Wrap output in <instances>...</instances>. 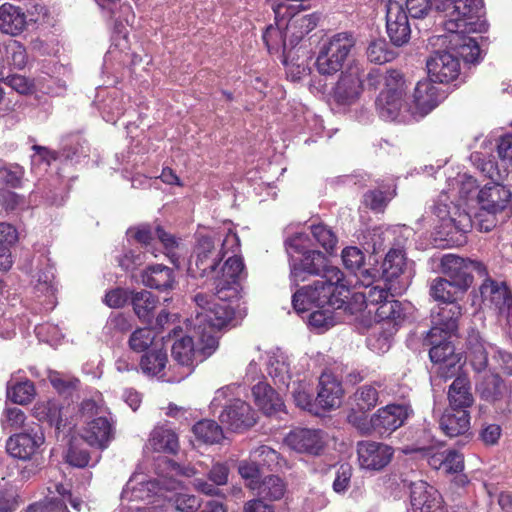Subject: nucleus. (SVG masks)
Segmentation results:
<instances>
[{"label":"nucleus","instance_id":"49530a36","mask_svg":"<svg viewBox=\"0 0 512 512\" xmlns=\"http://www.w3.org/2000/svg\"><path fill=\"white\" fill-rule=\"evenodd\" d=\"M313 239L327 253L332 254L337 246L338 237L335 232L326 224L318 223L310 226Z\"/></svg>","mask_w":512,"mask_h":512},{"label":"nucleus","instance_id":"a211bd4d","mask_svg":"<svg viewBox=\"0 0 512 512\" xmlns=\"http://www.w3.org/2000/svg\"><path fill=\"white\" fill-rule=\"evenodd\" d=\"M357 454L362 468L380 471L391 462L394 450L389 445L383 443L360 441L357 444Z\"/></svg>","mask_w":512,"mask_h":512},{"label":"nucleus","instance_id":"79ce46f5","mask_svg":"<svg viewBox=\"0 0 512 512\" xmlns=\"http://www.w3.org/2000/svg\"><path fill=\"white\" fill-rule=\"evenodd\" d=\"M192 431L197 440L206 444L219 443L224 438L222 427L214 420L198 421Z\"/></svg>","mask_w":512,"mask_h":512},{"label":"nucleus","instance_id":"c756f323","mask_svg":"<svg viewBox=\"0 0 512 512\" xmlns=\"http://www.w3.org/2000/svg\"><path fill=\"white\" fill-rule=\"evenodd\" d=\"M256 406L268 416L284 410L285 404L280 395L266 382H258L252 388Z\"/></svg>","mask_w":512,"mask_h":512},{"label":"nucleus","instance_id":"4468645a","mask_svg":"<svg viewBox=\"0 0 512 512\" xmlns=\"http://www.w3.org/2000/svg\"><path fill=\"white\" fill-rule=\"evenodd\" d=\"M409 16L404 7L397 1L389 0L386 4V31L390 42L401 47L411 38Z\"/></svg>","mask_w":512,"mask_h":512},{"label":"nucleus","instance_id":"5701e85b","mask_svg":"<svg viewBox=\"0 0 512 512\" xmlns=\"http://www.w3.org/2000/svg\"><path fill=\"white\" fill-rule=\"evenodd\" d=\"M363 91V80L357 69L342 72L333 89V97L338 104L354 103Z\"/></svg>","mask_w":512,"mask_h":512},{"label":"nucleus","instance_id":"f257e3e1","mask_svg":"<svg viewBox=\"0 0 512 512\" xmlns=\"http://www.w3.org/2000/svg\"><path fill=\"white\" fill-rule=\"evenodd\" d=\"M195 315L191 317L192 329L199 339L200 348L195 349L193 338L183 336L176 340L171 349L175 370L166 382L176 383L188 377L198 362L212 355L219 345L218 332L234 318V309L227 304H216L206 293L194 296Z\"/></svg>","mask_w":512,"mask_h":512},{"label":"nucleus","instance_id":"e433bc0d","mask_svg":"<svg viewBox=\"0 0 512 512\" xmlns=\"http://www.w3.org/2000/svg\"><path fill=\"white\" fill-rule=\"evenodd\" d=\"M157 303L158 298L146 290L136 292L132 296L134 312L146 324H152Z\"/></svg>","mask_w":512,"mask_h":512},{"label":"nucleus","instance_id":"8fccbe9b","mask_svg":"<svg viewBox=\"0 0 512 512\" xmlns=\"http://www.w3.org/2000/svg\"><path fill=\"white\" fill-rule=\"evenodd\" d=\"M367 57L370 62L381 65L392 61L396 57V53L389 48L385 39H376L369 44Z\"/></svg>","mask_w":512,"mask_h":512},{"label":"nucleus","instance_id":"0eeeda50","mask_svg":"<svg viewBox=\"0 0 512 512\" xmlns=\"http://www.w3.org/2000/svg\"><path fill=\"white\" fill-rule=\"evenodd\" d=\"M298 7H302V5L295 6L280 2L272 6L275 19L277 21L280 18L284 19L290 48H295L307 34L316 28L319 21L317 14H303L296 10Z\"/></svg>","mask_w":512,"mask_h":512},{"label":"nucleus","instance_id":"c85d7f7f","mask_svg":"<svg viewBox=\"0 0 512 512\" xmlns=\"http://www.w3.org/2000/svg\"><path fill=\"white\" fill-rule=\"evenodd\" d=\"M27 26V16L21 7L8 2L0 6L1 32L11 36H18L26 30Z\"/></svg>","mask_w":512,"mask_h":512},{"label":"nucleus","instance_id":"5fc2aeb1","mask_svg":"<svg viewBox=\"0 0 512 512\" xmlns=\"http://www.w3.org/2000/svg\"><path fill=\"white\" fill-rule=\"evenodd\" d=\"M25 169L19 164H8L0 167V184L9 188H20Z\"/></svg>","mask_w":512,"mask_h":512},{"label":"nucleus","instance_id":"e2e57ef3","mask_svg":"<svg viewBox=\"0 0 512 512\" xmlns=\"http://www.w3.org/2000/svg\"><path fill=\"white\" fill-rule=\"evenodd\" d=\"M405 11L414 19L425 18L432 9L431 0H406Z\"/></svg>","mask_w":512,"mask_h":512},{"label":"nucleus","instance_id":"3c124183","mask_svg":"<svg viewBox=\"0 0 512 512\" xmlns=\"http://www.w3.org/2000/svg\"><path fill=\"white\" fill-rule=\"evenodd\" d=\"M368 290L363 293L364 302L366 307L369 305L380 306L384 301H387L389 296H393L391 293L397 289L396 284H388L383 282V286L376 284L371 285L367 288Z\"/></svg>","mask_w":512,"mask_h":512},{"label":"nucleus","instance_id":"58836bf2","mask_svg":"<svg viewBox=\"0 0 512 512\" xmlns=\"http://www.w3.org/2000/svg\"><path fill=\"white\" fill-rule=\"evenodd\" d=\"M504 389V381L497 374L485 375L476 386L480 398L490 403L500 400L503 396Z\"/></svg>","mask_w":512,"mask_h":512},{"label":"nucleus","instance_id":"37998d69","mask_svg":"<svg viewBox=\"0 0 512 512\" xmlns=\"http://www.w3.org/2000/svg\"><path fill=\"white\" fill-rule=\"evenodd\" d=\"M429 293L435 301L445 304L457 301V295L460 293V290L449 282L448 279L438 277L432 281Z\"/></svg>","mask_w":512,"mask_h":512},{"label":"nucleus","instance_id":"ddd939ff","mask_svg":"<svg viewBox=\"0 0 512 512\" xmlns=\"http://www.w3.org/2000/svg\"><path fill=\"white\" fill-rule=\"evenodd\" d=\"M432 212L442 222V227L448 229V235L453 232L464 235L472 229L471 216L453 202L440 198L433 205Z\"/></svg>","mask_w":512,"mask_h":512},{"label":"nucleus","instance_id":"a18cd8bd","mask_svg":"<svg viewBox=\"0 0 512 512\" xmlns=\"http://www.w3.org/2000/svg\"><path fill=\"white\" fill-rule=\"evenodd\" d=\"M292 397L298 407L318 414L316 398H314L313 389L310 384L306 382L294 383Z\"/></svg>","mask_w":512,"mask_h":512},{"label":"nucleus","instance_id":"bb28decb","mask_svg":"<svg viewBox=\"0 0 512 512\" xmlns=\"http://www.w3.org/2000/svg\"><path fill=\"white\" fill-rule=\"evenodd\" d=\"M430 78L419 81L413 93V101L416 109L426 115L436 108L444 98L443 92L434 84Z\"/></svg>","mask_w":512,"mask_h":512},{"label":"nucleus","instance_id":"774afa93","mask_svg":"<svg viewBox=\"0 0 512 512\" xmlns=\"http://www.w3.org/2000/svg\"><path fill=\"white\" fill-rule=\"evenodd\" d=\"M352 476V467L345 463L341 464L336 471V477L333 481V490L337 493L345 492L350 486Z\"/></svg>","mask_w":512,"mask_h":512},{"label":"nucleus","instance_id":"b1692460","mask_svg":"<svg viewBox=\"0 0 512 512\" xmlns=\"http://www.w3.org/2000/svg\"><path fill=\"white\" fill-rule=\"evenodd\" d=\"M344 394L342 384L332 374L322 373L319 378V390L316 397L317 408L329 411L341 404Z\"/></svg>","mask_w":512,"mask_h":512},{"label":"nucleus","instance_id":"39448f33","mask_svg":"<svg viewBox=\"0 0 512 512\" xmlns=\"http://www.w3.org/2000/svg\"><path fill=\"white\" fill-rule=\"evenodd\" d=\"M231 255L227 257L220 270L216 269L213 274L214 294L222 304H227V301L237 298L240 292V281L242 276L245 275V264L240 252L229 251ZM212 302L215 303L213 296ZM216 304H218L216 302Z\"/></svg>","mask_w":512,"mask_h":512},{"label":"nucleus","instance_id":"0e129e2a","mask_svg":"<svg viewBox=\"0 0 512 512\" xmlns=\"http://www.w3.org/2000/svg\"><path fill=\"white\" fill-rule=\"evenodd\" d=\"M366 413L352 410L347 416L348 422L363 435H369L373 431L372 417L368 419Z\"/></svg>","mask_w":512,"mask_h":512},{"label":"nucleus","instance_id":"9b49d317","mask_svg":"<svg viewBox=\"0 0 512 512\" xmlns=\"http://www.w3.org/2000/svg\"><path fill=\"white\" fill-rule=\"evenodd\" d=\"M479 291L484 305L493 308L498 314L505 316L508 323H512V291L506 282H498L488 277Z\"/></svg>","mask_w":512,"mask_h":512},{"label":"nucleus","instance_id":"a878e982","mask_svg":"<svg viewBox=\"0 0 512 512\" xmlns=\"http://www.w3.org/2000/svg\"><path fill=\"white\" fill-rule=\"evenodd\" d=\"M91 447L104 450L114 438L113 423L107 417H97L87 423L82 434Z\"/></svg>","mask_w":512,"mask_h":512},{"label":"nucleus","instance_id":"338daca9","mask_svg":"<svg viewBox=\"0 0 512 512\" xmlns=\"http://www.w3.org/2000/svg\"><path fill=\"white\" fill-rule=\"evenodd\" d=\"M26 415L24 411L17 407L6 408L4 411V419L2 421L4 427L17 430L24 426Z\"/></svg>","mask_w":512,"mask_h":512},{"label":"nucleus","instance_id":"f3484780","mask_svg":"<svg viewBox=\"0 0 512 512\" xmlns=\"http://www.w3.org/2000/svg\"><path fill=\"white\" fill-rule=\"evenodd\" d=\"M482 7V0H449L450 18L444 24L445 29L451 33L464 32L473 23L468 20L478 17Z\"/></svg>","mask_w":512,"mask_h":512},{"label":"nucleus","instance_id":"864d4df0","mask_svg":"<svg viewBox=\"0 0 512 512\" xmlns=\"http://www.w3.org/2000/svg\"><path fill=\"white\" fill-rule=\"evenodd\" d=\"M9 399L17 404L25 405L31 402L35 396V386L30 380L18 382L7 391Z\"/></svg>","mask_w":512,"mask_h":512},{"label":"nucleus","instance_id":"f704fd0d","mask_svg":"<svg viewBox=\"0 0 512 512\" xmlns=\"http://www.w3.org/2000/svg\"><path fill=\"white\" fill-rule=\"evenodd\" d=\"M149 444L155 452L176 455L179 451L178 435L165 426H157L152 430Z\"/></svg>","mask_w":512,"mask_h":512},{"label":"nucleus","instance_id":"2f4dec72","mask_svg":"<svg viewBox=\"0 0 512 512\" xmlns=\"http://www.w3.org/2000/svg\"><path fill=\"white\" fill-rule=\"evenodd\" d=\"M449 408L469 410L474 404L471 382L468 376L456 377L449 386Z\"/></svg>","mask_w":512,"mask_h":512},{"label":"nucleus","instance_id":"473e14b6","mask_svg":"<svg viewBox=\"0 0 512 512\" xmlns=\"http://www.w3.org/2000/svg\"><path fill=\"white\" fill-rule=\"evenodd\" d=\"M142 282L145 286L159 291H167L175 285L174 270L162 264L149 266L142 273Z\"/></svg>","mask_w":512,"mask_h":512},{"label":"nucleus","instance_id":"20e7f679","mask_svg":"<svg viewBox=\"0 0 512 512\" xmlns=\"http://www.w3.org/2000/svg\"><path fill=\"white\" fill-rule=\"evenodd\" d=\"M304 238L303 234H296L289 237L285 242L288 248L302 255L299 260L292 259L290 264V277L296 285L307 281L310 276H320L323 279L327 276L328 270L339 269L336 266L330 265L328 258L322 252L318 250H305L302 245Z\"/></svg>","mask_w":512,"mask_h":512},{"label":"nucleus","instance_id":"7c9ffc66","mask_svg":"<svg viewBox=\"0 0 512 512\" xmlns=\"http://www.w3.org/2000/svg\"><path fill=\"white\" fill-rule=\"evenodd\" d=\"M470 412L448 408L440 418V428L449 437L464 435L470 429Z\"/></svg>","mask_w":512,"mask_h":512},{"label":"nucleus","instance_id":"412c9836","mask_svg":"<svg viewBox=\"0 0 512 512\" xmlns=\"http://www.w3.org/2000/svg\"><path fill=\"white\" fill-rule=\"evenodd\" d=\"M285 442L291 449L310 455H319L324 448L321 431L316 429L295 428L288 433Z\"/></svg>","mask_w":512,"mask_h":512},{"label":"nucleus","instance_id":"603ef678","mask_svg":"<svg viewBox=\"0 0 512 512\" xmlns=\"http://www.w3.org/2000/svg\"><path fill=\"white\" fill-rule=\"evenodd\" d=\"M378 400V390L372 385H364L354 393L355 406L361 412H368L373 409Z\"/></svg>","mask_w":512,"mask_h":512},{"label":"nucleus","instance_id":"cd10ccee","mask_svg":"<svg viewBox=\"0 0 512 512\" xmlns=\"http://www.w3.org/2000/svg\"><path fill=\"white\" fill-rule=\"evenodd\" d=\"M276 26L269 25L266 27L262 39L265 43L269 54L278 53L282 51L283 64L287 65L291 58V53L294 48H290L289 37H286V27L282 30V26L285 25L284 19H275Z\"/></svg>","mask_w":512,"mask_h":512},{"label":"nucleus","instance_id":"6e6d98bb","mask_svg":"<svg viewBox=\"0 0 512 512\" xmlns=\"http://www.w3.org/2000/svg\"><path fill=\"white\" fill-rule=\"evenodd\" d=\"M252 456L259 466L266 467L271 471L280 466V453L267 445L257 447Z\"/></svg>","mask_w":512,"mask_h":512},{"label":"nucleus","instance_id":"6ab92c4d","mask_svg":"<svg viewBox=\"0 0 512 512\" xmlns=\"http://www.w3.org/2000/svg\"><path fill=\"white\" fill-rule=\"evenodd\" d=\"M219 420L232 431H244L256 423V412L247 402L235 399L225 406Z\"/></svg>","mask_w":512,"mask_h":512},{"label":"nucleus","instance_id":"bf43d9fd","mask_svg":"<svg viewBox=\"0 0 512 512\" xmlns=\"http://www.w3.org/2000/svg\"><path fill=\"white\" fill-rule=\"evenodd\" d=\"M341 257L344 266L354 272V274L364 265L365 255L358 247L350 246L344 248Z\"/></svg>","mask_w":512,"mask_h":512},{"label":"nucleus","instance_id":"f03ea898","mask_svg":"<svg viewBox=\"0 0 512 512\" xmlns=\"http://www.w3.org/2000/svg\"><path fill=\"white\" fill-rule=\"evenodd\" d=\"M327 276L313 284L299 288L292 296V305L296 312L303 313L313 307L334 308L339 302L341 290L346 289L344 273L340 269H330Z\"/></svg>","mask_w":512,"mask_h":512},{"label":"nucleus","instance_id":"09e8293b","mask_svg":"<svg viewBox=\"0 0 512 512\" xmlns=\"http://www.w3.org/2000/svg\"><path fill=\"white\" fill-rule=\"evenodd\" d=\"M436 374L439 378L447 381L449 379H456V377L468 376L463 372L462 355L455 353L450 358L446 359L442 363L436 365Z\"/></svg>","mask_w":512,"mask_h":512},{"label":"nucleus","instance_id":"a19ab883","mask_svg":"<svg viewBox=\"0 0 512 512\" xmlns=\"http://www.w3.org/2000/svg\"><path fill=\"white\" fill-rule=\"evenodd\" d=\"M34 416L42 422H47L50 426L60 429L63 425L61 407L57 401L48 400L37 403L33 409Z\"/></svg>","mask_w":512,"mask_h":512},{"label":"nucleus","instance_id":"aec40b11","mask_svg":"<svg viewBox=\"0 0 512 512\" xmlns=\"http://www.w3.org/2000/svg\"><path fill=\"white\" fill-rule=\"evenodd\" d=\"M462 312V306L457 301L439 304L437 310H433L431 313L432 327L428 331L430 337L435 333L452 335L456 332Z\"/></svg>","mask_w":512,"mask_h":512},{"label":"nucleus","instance_id":"423d86ee","mask_svg":"<svg viewBox=\"0 0 512 512\" xmlns=\"http://www.w3.org/2000/svg\"><path fill=\"white\" fill-rule=\"evenodd\" d=\"M355 44L356 39L350 32L334 34L320 48L316 59L318 72L322 75H333L340 71Z\"/></svg>","mask_w":512,"mask_h":512},{"label":"nucleus","instance_id":"69168bd1","mask_svg":"<svg viewBox=\"0 0 512 512\" xmlns=\"http://www.w3.org/2000/svg\"><path fill=\"white\" fill-rule=\"evenodd\" d=\"M355 275L365 288H368L377 282H383V277L381 276V266L378 267L375 265L368 268L361 266V268L356 271Z\"/></svg>","mask_w":512,"mask_h":512},{"label":"nucleus","instance_id":"13d9d810","mask_svg":"<svg viewBox=\"0 0 512 512\" xmlns=\"http://www.w3.org/2000/svg\"><path fill=\"white\" fill-rule=\"evenodd\" d=\"M389 200L387 192L379 189L368 190L363 195V204L375 212H383Z\"/></svg>","mask_w":512,"mask_h":512},{"label":"nucleus","instance_id":"72a5a7b5","mask_svg":"<svg viewBox=\"0 0 512 512\" xmlns=\"http://www.w3.org/2000/svg\"><path fill=\"white\" fill-rule=\"evenodd\" d=\"M450 337L451 335L437 333L430 337V332H427L423 345L430 347L429 358L434 365L442 363L456 353L453 343L449 340Z\"/></svg>","mask_w":512,"mask_h":512},{"label":"nucleus","instance_id":"6e6552de","mask_svg":"<svg viewBox=\"0 0 512 512\" xmlns=\"http://www.w3.org/2000/svg\"><path fill=\"white\" fill-rule=\"evenodd\" d=\"M441 269L453 285H455L460 293H464L473 283L472 271H476L479 275H487L485 265L476 260L465 259L457 255L448 254L441 260Z\"/></svg>","mask_w":512,"mask_h":512},{"label":"nucleus","instance_id":"9d476101","mask_svg":"<svg viewBox=\"0 0 512 512\" xmlns=\"http://www.w3.org/2000/svg\"><path fill=\"white\" fill-rule=\"evenodd\" d=\"M413 414L411 405L393 403L379 408L372 415L373 432L380 436H389L405 424Z\"/></svg>","mask_w":512,"mask_h":512},{"label":"nucleus","instance_id":"052dcab7","mask_svg":"<svg viewBox=\"0 0 512 512\" xmlns=\"http://www.w3.org/2000/svg\"><path fill=\"white\" fill-rule=\"evenodd\" d=\"M498 213L486 211L480 207L479 212L472 218V228L475 227L480 232H490L497 225Z\"/></svg>","mask_w":512,"mask_h":512},{"label":"nucleus","instance_id":"393cba45","mask_svg":"<svg viewBox=\"0 0 512 512\" xmlns=\"http://www.w3.org/2000/svg\"><path fill=\"white\" fill-rule=\"evenodd\" d=\"M167 363L168 356L166 350L152 348L141 356L139 367L144 375L166 381V378L172 375L175 370V366L171 365L166 369Z\"/></svg>","mask_w":512,"mask_h":512},{"label":"nucleus","instance_id":"4be33fe9","mask_svg":"<svg viewBox=\"0 0 512 512\" xmlns=\"http://www.w3.org/2000/svg\"><path fill=\"white\" fill-rule=\"evenodd\" d=\"M512 198L510 189L500 182H487L479 191L477 199L483 210L502 212Z\"/></svg>","mask_w":512,"mask_h":512},{"label":"nucleus","instance_id":"c03bdc74","mask_svg":"<svg viewBox=\"0 0 512 512\" xmlns=\"http://www.w3.org/2000/svg\"><path fill=\"white\" fill-rule=\"evenodd\" d=\"M375 315L379 321H390L394 325H400L406 318L402 303L394 299H388L378 306Z\"/></svg>","mask_w":512,"mask_h":512},{"label":"nucleus","instance_id":"2eb2a0df","mask_svg":"<svg viewBox=\"0 0 512 512\" xmlns=\"http://www.w3.org/2000/svg\"><path fill=\"white\" fill-rule=\"evenodd\" d=\"M429 78L441 84L456 80L460 74V60L448 51H436L426 61Z\"/></svg>","mask_w":512,"mask_h":512},{"label":"nucleus","instance_id":"dca6fc26","mask_svg":"<svg viewBox=\"0 0 512 512\" xmlns=\"http://www.w3.org/2000/svg\"><path fill=\"white\" fill-rule=\"evenodd\" d=\"M410 502L414 512H448L439 491L423 480L411 483Z\"/></svg>","mask_w":512,"mask_h":512},{"label":"nucleus","instance_id":"f8f14e48","mask_svg":"<svg viewBox=\"0 0 512 512\" xmlns=\"http://www.w3.org/2000/svg\"><path fill=\"white\" fill-rule=\"evenodd\" d=\"M45 443V436L38 427L30 428L24 432L11 435L6 441V451L13 458L27 461L32 460Z\"/></svg>","mask_w":512,"mask_h":512},{"label":"nucleus","instance_id":"de8ad7c7","mask_svg":"<svg viewBox=\"0 0 512 512\" xmlns=\"http://www.w3.org/2000/svg\"><path fill=\"white\" fill-rule=\"evenodd\" d=\"M284 481L275 475L266 476L258 487V494L261 498L275 501L280 500L285 493Z\"/></svg>","mask_w":512,"mask_h":512},{"label":"nucleus","instance_id":"680f3d73","mask_svg":"<svg viewBox=\"0 0 512 512\" xmlns=\"http://www.w3.org/2000/svg\"><path fill=\"white\" fill-rule=\"evenodd\" d=\"M443 462L445 474L460 473L464 469V456L456 450H445Z\"/></svg>","mask_w":512,"mask_h":512},{"label":"nucleus","instance_id":"4d7b16f0","mask_svg":"<svg viewBox=\"0 0 512 512\" xmlns=\"http://www.w3.org/2000/svg\"><path fill=\"white\" fill-rule=\"evenodd\" d=\"M155 339L153 331L149 328L135 330L129 338V346L135 352H146Z\"/></svg>","mask_w":512,"mask_h":512},{"label":"nucleus","instance_id":"c9c22d12","mask_svg":"<svg viewBox=\"0 0 512 512\" xmlns=\"http://www.w3.org/2000/svg\"><path fill=\"white\" fill-rule=\"evenodd\" d=\"M405 265V255L402 250H389L381 264V276L383 277V282L396 284L395 282L404 272Z\"/></svg>","mask_w":512,"mask_h":512},{"label":"nucleus","instance_id":"ea45409f","mask_svg":"<svg viewBox=\"0 0 512 512\" xmlns=\"http://www.w3.org/2000/svg\"><path fill=\"white\" fill-rule=\"evenodd\" d=\"M467 358L473 369L481 372L488 366V353L479 334H470L467 339Z\"/></svg>","mask_w":512,"mask_h":512},{"label":"nucleus","instance_id":"4c0bfd02","mask_svg":"<svg viewBox=\"0 0 512 512\" xmlns=\"http://www.w3.org/2000/svg\"><path fill=\"white\" fill-rule=\"evenodd\" d=\"M18 240V233L11 224L0 223V270H8L12 266L10 248Z\"/></svg>","mask_w":512,"mask_h":512},{"label":"nucleus","instance_id":"1a4fd4ad","mask_svg":"<svg viewBox=\"0 0 512 512\" xmlns=\"http://www.w3.org/2000/svg\"><path fill=\"white\" fill-rule=\"evenodd\" d=\"M405 80L399 70H392L387 77L386 88L376 98L375 105L379 116L384 120H394L403 104Z\"/></svg>","mask_w":512,"mask_h":512},{"label":"nucleus","instance_id":"7ed1b4c3","mask_svg":"<svg viewBox=\"0 0 512 512\" xmlns=\"http://www.w3.org/2000/svg\"><path fill=\"white\" fill-rule=\"evenodd\" d=\"M212 236L203 235L197 240L194 248L195 266L200 277L210 276L216 272L221 261L229 254V251L240 252L241 243L237 233L229 230L223 239L220 248Z\"/></svg>","mask_w":512,"mask_h":512}]
</instances>
